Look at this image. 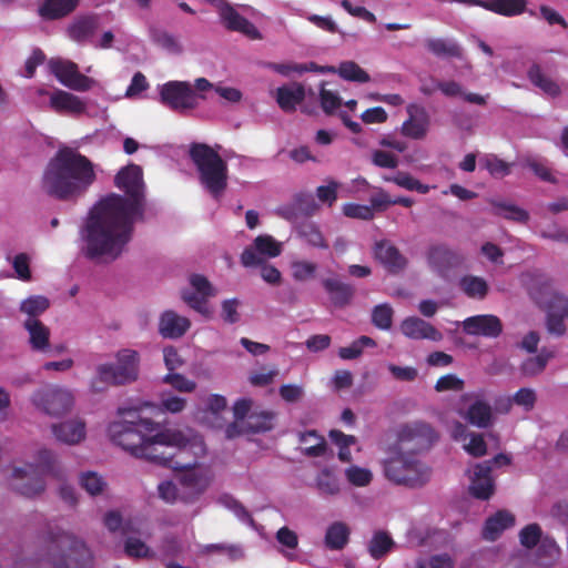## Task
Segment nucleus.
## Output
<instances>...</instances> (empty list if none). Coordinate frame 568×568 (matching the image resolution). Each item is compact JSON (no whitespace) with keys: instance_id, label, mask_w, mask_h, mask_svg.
<instances>
[{"instance_id":"10","label":"nucleus","mask_w":568,"mask_h":568,"mask_svg":"<svg viewBox=\"0 0 568 568\" xmlns=\"http://www.w3.org/2000/svg\"><path fill=\"white\" fill-rule=\"evenodd\" d=\"M175 478L182 490V503L194 504L211 485L212 474L207 467L196 465L182 468Z\"/></svg>"},{"instance_id":"52","label":"nucleus","mask_w":568,"mask_h":568,"mask_svg":"<svg viewBox=\"0 0 568 568\" xmlns=\"http://www.w3.org/2000/svg\"><path fill=\"white\" fill-rule=\"evenodd\" d=\"M186 407V399L171 392L160 394L159 408L163 413L178 414Z\"/></svg>"},{"instance_id":"31","label":"nucleus","mask_w":568,"mask_h":568,"mask_svg":"<svg viewBox=\"0 0 568 568\" xmlns=\"http://www.w3.org/2000/svg\"><path fill=\"white\" fill-rule=\"evenodd\" d=\"M23 326L29 334V343L36 351L49 347L50 329L38 318H26Z\"/></svg>"},{"instance_id":"33","label":"nucleus","mask_w":568,"mask_h":568,"mask_svg":"<svg viewBox=\"0 0 568 568\" xmlns=\"http://www.w3.org/2000/svg\"><path fill=\"white\" fill-rule=\"evenodd\" d=\"M318 72L338 73L339 77L346 81H354L359 83H365L371 80L368 73L354 61H344L338 65V68L318 67Z\"/></svg>"},{"instance_id":"5","label":"nucleus","mask_w":568,"mask_h":568,"mask_svg":"<svg viewBox=\"0 0 568 568\" xmlns=\"http://www.w3.org/2000/svg\"><path fill=\"white\" fill-rule=\"evenodd\" d=\"M140 354L131 348H122L113 356V362L97 366L95 377L90 387L93 392H102L108 385L122 386L138 381L140 375Z\"/></svg>"},{"instance_id":"4","label":"nucleus","mask_w":568,"mask_h":568,"mask_svg":"<svg viewBox=\"0 0 568 568\" xmlns=\"http://www.w3.org/2000/svg\"><path fill=\"white\" fill-rule=\"evenodd\" d=\"M40 475L60 477L57 455L53 450L41 448L37 452L34 464L13 466L9 477L10 486L26 496H33L43 490Z\"/></svg>"},{"instance_id":"60","label":"nucleus","mask_w":568,"mask_h":568,"mask_svg":"<svg viewBox=\"0 0 568 568\" xmlns=\"http://www.w3.org/2000/svg\"><path fill=\"white\" fill-rule=\"evenodd\" d=\"M159 497L169 504L176 501L182 503V490L181 487L171 480H163L158 485Z\"/></svg>"},{"instance_id":"14","label":"nucleus","mask_w":568,"mask_h":568,"mask_svg":"<svg viewBox=\"0 0 568 568\" xmlns=\"http://www.w3.org/2000/svg\"><path fill=\"white\" fill-rule=\"evenodd\" d=\"M442 420L450 437L460 443L467 454L481 457L487 453V444L483 434L470 430L465 424L450 419L448 415L444 416Z\"/></svg>"},{"instance_id":"46","label":"nucleus","mask_w":568,"mask_h":568,"mask_svg":"<svg viewBox=\"0 0 568 568\" xmlns=\"http://www.w3.org/2000/svg\"><path fill=\"white\" fill-rule=\"evenodd\" d=\"M79 484L91 496L100 495L106 488V481L95 471L82 473L79 477Z\"/></svg>"},{"instance_id":"2","label":"nucleus","mask_w":568,"mask_h":568,"mask_svg":"<svg viewBox=\"0 0 568 568\" xmlns=\"http://www.w3.org/2000/svg\"><path fill=\"white\" fill-rule=\"evenodd\" d=\"M150 403L122 405L106 428L109 439L136 458L166 463L172 454L169 449L190 450L195 456L205 453L202 437L191 433L163 427L146 417L144 410Z\"/></svg>"},{"instance_id":"29","label":"nucleus","mask_w":568,"mask_h":568,"mask_svg":"<svg viewBox=\"0 0 568 568\" xmlns=\"http://www.w3.org/2000/svg\"><path fill=\"white\" fill-rule=\"evenodd\" d=\"M78 4L79 0H43L38 12L42 19L57 20L70 14Z\"/></svg>"},{"instance_id":"61","label":"nucleus","mask_w":568,"mask_h":568,"mask_svg":"<svg viewBox=\"0 0 568 568\" xmlns=\"http://www.w3.org/2000/svg\"><path fill=\"white\" fill-rule=\"evenodd\" d=\"M374 325L381 329H388L393 322V310L387 304L377 305L372 314Z\"/></svg>"},{"instance_id":"6","label":"nucleus","mask_w":568,"mask_h":568,"mask_svg":"<svg viewBox=\"0 0 568 568\" xmlns=\"http://www.w3.org/2000/svg\"><path fill=\"white\" fill-rule=\"evenodd\" d=\"M201 185L219 199L227 185V164L217 152L206 144H194L190 151Z\"/></svg>"},{"instance_id":"38","label":"nucleus","mask_w":568,"mask_h":568,"mask_svg":"<svg viewBox=\"0 0 568 568\" xmlns=\"http://www.w3.org/2000/svg\"><path fill=\"white\" fill-rule=\"evenodd\" d=\"M528 78L534 85L539 88L544 94L555 98L560 93L559 84L549 75L542 72L538 65H534L528 71Z\"/></svg>"},{"instance_id":"9","label":"nucleus","mask_w":568,"mask_h":568,"mask_svg":"<svg viewBox=\"0 0 568 568\" xmlns=\"http://www.w3.org/2000/svg\"><path fill=\"white\" fill-rule=\"evenodd\" d=\"M437 438V433L429 424L412 422L399 427L394 448L416 454L428 449Z\"/></svg>"},{"instance_id":"43","label":"nucleus","mask_w":568,"mask_h":568,"mask_svg":"<svg viewBox=\"0 0 568 568\" xmlns=\"http://www.w3.org/2000/svg\"><path fill=\"white\" fill-rule=\"evenodd\" d=\"M316 487L323 496H336L342 489L337 476L328 468L323 469L317 475Z\"/></svg>"},{"instance_id":"63","label":"nucleus","mask_w":568,"mask_h":568,"mask_svg":"<svg viewBox=\"0 0 568 568\" xmlns=\"http://www.w3.org/2000/svg\"><path fill=\"white\" fill-rule=\"evenodd\" d=\"M163 362L169 373H174L185 364V359L174 346H165L163 348Z\"/></svg>"},{"instance_id":"59","label":"nucleus","mask_w":568,"mask_h":568,"mask_svg":"<svg viewBox=\"0 0 568 568\" xmlns=\"http://www.w3.org/2000/svg\"><path fill=\"white\" fill-rule=\"evenodd\" d=\"M511 399L514 404L520 407L524 412H530L536 405L537 394L532 388L523 387L511 396Z\"/></svg>"},{"instance_id":"44","label":"nucleus","mask_w":568,"mask_h":568,"mask_svg":"<svg viewBox=\"0 0 568 568\" xmlns=\"http://www.w3.org/2000/svg\"><path fill=\"white\" fill-rule=\"evenodd\" d=\"M552 357V352L542 349L537 356L529 357L523 362L520 371L527 377L539 375L541 372H544L548 361Z\"/></svg>"},{"instance_id":"42","label":"nucleus","mask_w":568,"mask_h":568,"mask_svg":"<svg viewBox=\"0 0 568 568\" xmlns=\"http://www.w3.org/2000/svg\"><path fill=\"white\" fill-rule=\"evenodd\" d=\"M393 547L394 540L386 531H376L367 545L368 552L374 559L384 557Z\"/></svg>"},{"instance_id":"19","label":"nucleus","mask_w":568,"mask_h":568,"mask_svg":"<svg viewBox=\"0 0 568 568\" xmlns=\"http://www.w3.org/2000/svg\"><path fill=\"white\" fill-rule=\"evenodd\" d=\"M50 429L57 442L69 446L80 445L87 438V423L81 417L54 423Z\"/></svg>"},{"instance_id":"54","label":"nucleus","mask_w":568,"mask_h":568,"mask_svg":"<svg viewBox=\"0 0 568 568\" xmlns=\"http://www.w3.org/2000/svg\"><path fill=\"white\" fill-rule=\"evenodd\" d=\"M376 345L375 341L368 336H361L358 339L354 341L349 346L341 347L338 351V355L343 359H354L358 357L365 347H374Z\"/></svg>"},{"instance_id":"64","label":"nucleus","mask_w":568,"mask_h":568,"mask_svg":"<svg viewBox=\"0 0 568 568\" xmlns=\"http://www.w3.org/2000/svg\"><path fill=\"white\" fill-rule=\"evenodd\" d=\"M496 211L498 215L513 221L526 222L528 220L526 211L511 204H498Z\"/></svg>"},{"instance_id":"30","label":"nucleus","mask_w":568,"mask_h":568,"mask_svg":"<svg viewBox=\"0 0 568 568\" xmlns=\"http://www.w3.org/2000/svg\"><path fill=\"white\" fill-rule=\"evenodd\" d=\"M351 528L341 520L333 521L325 530L324 544L329 550H342L349 541Z\"/></svg>"},{"instance_id":"13","label":"nucleus","mask_w":568,"mask_h":568,"mask_svg":"<svg viewBox=\"0 0 568 568\" xmlns=\"http://www.w3.org/2000/svg\"><path fill=\"white\" fill-rule=\"evenodd\" d=\"M159 93L161 102L174 111L185 112L197 105V95L186 81H169L159 88Z\"/></svg>"},{"instance_id":"45","label":"nucleus","mask_w":568,"mask_h":568,"mask_svg":"<svg viewBox=\"0 0 568 568\" xmlns=\"http://www.w3.org/2000/svg\"><path fill=\"white\" fill-rule=\"evenodd\" d=\"M426 48L438 57H454L460 53L459 45L450 39H428Z\"/></svg>"},{"instance_id":"18","label":"nucleus","mask_w":568,"mask_h":568,"mask_svg":"<svg viewBox=\"0 0 568 568\" xmlns=\"http://www.w3.org/2000/svg\"><path fill=\"white\" fill-rule=\"evenodd\" d=\"M283 251V244L273 236L264 234L258 235L252 245L246 247L241 255V262L244 266H257L266 260L278 256Z\"/></svg>"},{"instance_id":"35","label":"nucleus","mask_w":568,"mask_h":568,"mask_svg":"<svg viewBox=\"0 0 568 568\" xmlns=\"http://www.w3.org/2000/svg\"><path fill=\"white\" fill-rule=\"evenodd\" d=\"M206 412L204 422L214 428H222V414L226 412L227 402L222 395L213 394L206 398Z\"/></svg>"},{"instance_id":"41","label":"nucleus","mask_w":568,"mask_h":568,"mask_svg":"<svg viewBox=\"0 0 568 568\" xmlns=\"http://www.w3.org/2000/svg\"><path fill=\"white\" fill-rule=\"evenodd\" d=\"M50 306V301L43 295H31L20 304V312L26 318H38Z\"/></svg>"},{"instance_id":"58","label":"nucleus","mask_w":568,"mask_h":568,"mask_svg":"<svg viewBox=\"0 0 568 568\" xmlns=\"http://www.w3.org/2000/svg\"><path fill=\"white\" fill-rule=\"evenodd\" d=\"M219 503L230 509L240 520L254 527V520L252 519L248 511L241 505L236 499L230 495H223L220 497Z\"/></svg>"},{"instance_id":"56","label":"nucleus","mask_w":568,"mask_h":568,"mask_svg":"<svg viewBox=\"0 0 568 568\" xmlns=\"http://www.w3.org/2000/svg\"><path fill=\"white\" fill-rule=\"evenodd\" d=\"M317 265L305 260H296L291 263V273L295 281L304 282L314 277Z\"/></svg>"},{"instance_id":"11","label":"nucleus","mask_w":568,"mask_h":568,"mask_svg":"<svg viewBox=\"0 0 568 568\" xmlns=\"http://www.w3.org/2000/svg\"><path fill=\"white\" fill-rule=\"evenodd\" d=\"M456 412L464 420L477 428H488L496 419L491 405L477 394H464Z\"/></svg>"},{"instance_id":"39","label":"nucleus","mask_w":568,"mask_h":568,"mask_svg":"<svg viewBox=\"0 0 568 568\" xmlns=\"http://www.w3.org/2000/svg\"><path fill=\"white\" fill-rule=\"evenodd\" d=\"M276 540L281 545L280 552L290 561L296 560L294 550L298 546V537L288 527H282L276 532Z\"/></svg>"},{"instance_id":"27","label":"nucleus","mask_w":568,"mask_h":568,"mask_svg":"<svg viewBox=\"0 0 568 568\" xmlns=\"http://www.w3.org/2000/svg\"><path fill=\"white\" fill-rule=\"evenodd\" d=\"M470 493L480 499H488L494 493V481L488 463L477 464L470 475Z\"/></svg>"},{"instance_id":"8","label":"nucleus","mask_w":568,"mask_h":568,"mask_svg":"<svg viewBox=\"0 0 568 568\" xmlns=\"http://www.w3.org/2000/svg\"><path fill=\"white\" fill-rule=\"evenodd\" d=\"M31 402L40 413L50 417H61L73 409L75 394L65 386L47 385L32 394Z\"/></svg>"},{"instance_id":"36","label":"nucleus","mask_w":568,"mask_h":568,"mask_svg":"<svg viewBox=\"0 0 568 568\" xmlns=\"http://www.w3.org/2000/svg\"><path fill=\"white\" fill-rule=\"evenodd\" d=\"M304 98V89L301 84L293 83L276 90L278 105L285 110H293Z\"/></svg>"},{"instance_id":"48","label":"nucleus","mask_w":568,"mask_h":568,"mask_svg":"<svg viewBox=\"0 0 568 568\" xmlns=\"http://www.w3.org/2000/svg\"><path fill=\"white\" fill-rule=\"evenodd\" d=\"M329 437L338 447V458L345 463L351 462V446L356 445V438L352 435H345L339 430H331Z\"/></svg>"},{"instance_id":"49","label":"nucleus","mask_w":568,"mask_h":568,"mask_svg":"<svg viewBox=\"0 0 568 568\" xmlns=\"http://www.w3.org/2000/svg\"><path fill=\"white\" fill-rule=\"evenodd\" d=\"M479 162L496 179H501L510 172V164L494 154L483 155Z\"/></svg>"},{"instance_id":"3","label":"nucleus","mask_w":568,"mask_h":568,"mask_svg":"<svg viewBox=\"0 0 568 568\" xmlns=\"http://www.w3.org/2000/svg\"><path fill=\"white\" fill-rule=\"evenodd\" d=\"M94 164L78 151L63 148L50 160L43 173V190L58 199L83 194L95 181Z\"/></svg>"},{"instance_id":"57","label":"nucleus","mask_w":568,"mask_h":568,"mask_svg":"<svg viewBox=\"0 0 568 568\" xmlns=\"http://www.w3.org/2000/svg\"><path fill=\"white\" fill-rule=\"evenodd\" d=\"M393 183L397 184L398 186L408 190V191H416L422 194H426L429 192L430 186L420 183L417 179L413 178L410 174L405 172H397L393 175Z\"/></svg>"},{"instance_id":"53","label":"nucleus","mask_w":568,"mask_h":568,"mask_svg":"<svg viewBox=\"0 0 568 568\" xmlns=\"http://www.w3.org/2000/svg\"><path fill=\"white\" fill-rule=\"evenodd\" d=\"M162 381L180 393H193L196 389V383L194 381L175 372L168 373L163 376Z\"/></svg>"},{"instance_id":"7","label":"nucleus","mask_w":568,"mask_h":568,"mask_svg":"<svg viewBox=\"0 0 568 568\" xmlns=\"http://www.w3.org/2000/svg\"><path fill=\"white\" fill-rule=\"evenodd\" d=\"M384 474L394 484L416 487L429 479L430 469L416 454L393 448L384 460Z\"/></svg>"},{"instance_id":"50","label":"nucleus","mask_w":568,"mask_h":568,"mask_svg":"<svg viewBox=\"0 0 568 568\" xmlns=\"http://www.w3.org/2000/svg\"><path fill=\"white\" fill-rule=\"evenodd\" d=\"M298 235L314 247L326 248L327 243L320 229L312 222L303 223L297 230Z\"/></svg>"},{"instance_id":"16","label":"nucleus","mask_w":568,"mask_h":568,"mask_svg":"<svg viewBox=\"0 0 568 568\" xmlns=\"http://www.w3.org/2000/svg\"><path fill=\"white\" fill-rule=\"evenodd\" d=\"M49 65L57 79L71 90L85 92L98 85V81L80 73L72 61L53 59Z\"/></svg>"},{"instance_id":"37","label":"nucleus","mask_w":568,"mask_h":568,"mask_svg":"<svg viewBox=\"0 0 568 568\" xmlns=\"http://www.w3.org/2000/svg\"><path fill=\"white\" fill-rule=\"evenodd\" d=\"M437 532L428 523L415 521L408 528L406 539L410 546L417 547L430 541Z\"/></svg>"},{"instance_id":"17","label":"nucleus","mask_w":568,"mask_h":568,"mask_svg":"<svg viewBox=\"0 0 568 568\" xmlns=\"http://www.w3.org/2000/svg\"><path fill=\"white\" fill-rule=\"evenodd\" d=\"M215 295V290L207 280L201 275L190 277V288L182 292V300L201 315L211 318L212 307L207 304V298Z\"/></svg>"},{"instance_id":"20","label":"nucleus","mask_w":568,"mask_h":568,"mask_svg":"<svg viewBox=\"0 0 568 568\" xmlns=\"http://www.w3.org/2000/svg\"><path fill=\"white\" fill-rule=\"evenodd\" d=\"M253 402L247 398H241L233 405V414L235 419L245 422V426L253 432H264L271 428L273 415L271 413H262L261 415L251 414Z\"/></svg>"},{"instance_id":"34","label":"nucleus","mask_w":568,"mask_h":568,"mask_svg":"<svg viewBox=\"0 0 568 568\" xmlns=\"http://www.w3.org/2000/svg\"><path fill=\"white\" fill-rule=\"evenodd\" d=\"M480 7L496 14L516 17L526 11L527 0H485Z\"/></svg>"},{"instance_id":"15","label":"nucleus","mask_w":568,"mask_h":568,"mask_svg":"<svg viewBox=\"0 0 568 568\" xmlns=\"http://www.w3.org/2000/svg\"><path fill=\"white\" fill-rule=\"evenodd\" d=\"M36 94L38 97L37 102L40 104L43 103V98L48 97L49 106L58 113L78 116L87 112V102L70 92L59 89L49 91L39 88L36 90Z\"/></svg>"},{"instance_id":"12","label":"nucleus","mask_w":568,"mask_h":568,"mask_svg":"<svg viewBox=\"0 0 568 568\" xmlns=\"http://www.w3.org/2000/svg\"><path fill=\"white\" fill-rule=\"evenodd\" d=\"M534 298L547 311V327L551 334L562 335L566 332L565 321H568V297L546 286L540 295L532 293Z\"/></svg>"},{"instance_id":"40","label":"nucleus","mask_w":568,"mask_h":568,"mask_svg":"<svg viewBox=\"0 0 568 568\" xmlns=\"http://www.w3.org/2000/svg\"><path fill=\"white\" fill-rule=\"evenodd\" d=\"M459 286L471 298L483 300L488 293V284L480 276L466 275L460 278Z\"/></svg>"},{"instance_id":"24","label":"nucleus","mask_w":568,"mask_h":568,"mask_svg":"<svg viewBox=\"0 0 568 568\" xmlns=\"http://www.w3.org/2000/svg\"><path fill=\"white\" fill-rule=\"evenodd\" d=\"M400 332L412 339H429L438 342L443 338V334L428 322L410 316L405 318L399 325Z\"/></svg>"},{"instance_id":"62","label":"nucleus","mask_w":568,"mask_h":568,"mask_svg":"<svg viewBox=\"0 0 568 568\" xmlns=\"http://www.w3.org/2000/svg\"><path fill=\"white\" fill-rule=\"evenodd\" d=\"M270 68L285 77L291 75L292 73H304L307 71H318V67L314 63L310 64H297V63H273Z\"/></svg>"},{"instance_id":"55","label":"nucleus","mask_w":568,"mask_h":568,"mask_svg":"<svg viewBox=\"0 0 568 568\" xmlns=\"http://www.w3.org/2000/svg\"><path fill=\"white\" fill-rule=\"evenodd\" d=\"M152 39L156 45H159L169 53L178 54L183 51V47L179 39L168 32L155 31L152 34Z\"/></svg>"},{"instance_id":"1","label":"nucleus","mask_w":568,"mask_h":568,"mask_svg":"<svg viewBox=\"0 0 568 568\" xmlns=\"http://www.w3.org/2000/svg\"><path fill=\"white\" fill-rule=\"evenodd\" d=\"M114 183L125 196L112 193L100 199L89 210L79 231L82 254L95 263H112L128 251L135 222L142 214V169L136 164L122 168Z\"/></svg>"},{"instance_id":"51","label":"nucleus","mask_w":568,"mask_h":568,"mask_svg":"<svg viewBox=\"0 0 568 568\" xmlns=\"http://www.w3.org/2000/svg\"><path fill=\"white\" fill-rule=\"evenodd\" d=\"M346 480L356 487H365L371 484L373 473L366 468L357 465H351L344 470Z\"/></svg>"},{"instance_id":"25","label":"nucleus","mask_w":568,"mask_h":568,"mask_svg":"<svg viewBox=\"0 0 568 568\" xmlns=\"http://www.w3.org/2000/svg\"><path fill=\"white\" fill-rule=\"evenodd\" d=\"M191 327V321L174 311H165L159 318V333L164 338L178 339Z\"/></svg>"},{"instance_id":"28","label":"nucleus","mask_w":568,"mask_h":568,"mask_svg":"<svg viewBox=\"0 0 568 568\" xmlns=\"http://www.w3.org/2000/svg\"><path fill=\"white\" fill-rule=\"evenodd\" d=\"M374 255L376 260L392 272L402 270L406 263L398 250L387 241H381L375 244Z\"/></svg>"},{"instance_id":"23","label":"nucleus","mask_w":568,"mask_h":568,"mask_svg":"<svg viewBox=\"0 0 568 568\" xmlns=\"http://www.w3.org/2000/svg\"><path fill=\"white\" fill-rule=\"evenodd\" d=\"M463 327L469 335H481L490 338L499 336L503 331L500 320L491 314L468 317L463 322Z\"/></svg>"},{"instance_id":"47","label":"nucleus","mask_w":568,"mask_h":568,"mask_svg":"<svg viewBox=\"0 0 568 568\" xmlns=\"http://www.w3.org/2000/svg\"><path fill=\"white\" fill-rule=\"evenodd\" d=\"M301 449L307 456H321L325 452V440L315 432L301 435Z\"/></svg>"},{"instance_id":"21","label":"nucleus","mask_w":568,"mask_h":568,"mask_svg":"<svg viewBox=\"0 0 568 568\" xmlns=\"http://www.w3.org/2000/svg\"><path fill=\"white\" fill-rule=\"evenodd\" d=\"M407 113L408 119L402 124V133L414 140L425 138L430 125L427 111L417 104H409Z\"/></svg>"},{"instance_id":"32","label":"nucleus","mask_w":568,"mask_h":568,"mask_svg":"<svg viewBox=\"0 0 568 568\" xmlns=\"http://www.w3.org/2000/svg\"><path fill=\"white\" fill-rule=\"evenodd\" d=\"M514 524L515 517L511 513L507 510L497 511L486 520L483 536L487 540H495L505 529L514 526Z\"/></svg>"},{"instance_id":"26","label":"nucleus","mask_w":568,"mask_h":568,"mask_svg":"<svg viewBox=\"0 0 568 568\" xmlns=\"http://www.w3.org/2000/svg\"><path fill=\"white\" fill-rule=\"evenodd\" d=\"M100 28V19L98 16H80L77 17L68 27L67 32L71 40L75 42L92 43L93 36Z\"/></svg>"},{"instance_id":"22","label":"nucleus","mask_w":568,"mask_h":568,"mask_svg":"<svg viewBox=\"0 0 568 568\" xmlns=\"http://www.w3.org/2000/svg\"><path fill=\"white\" fill-rule=\"evenodd\" d=\"M219 12L223 23L227 29L240 32L252 40L262 38L257 28L247 19H245L241 13H239L232 6L222 3L219 8Z\"/></svg>"}]
</instances>
